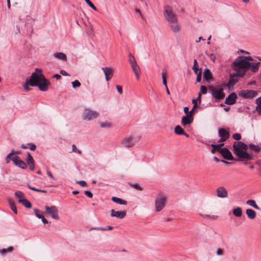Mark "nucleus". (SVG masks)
I'll use <instances>...</instances> for the list:
<instances>
[{
	"mask_svg": "<svg viewBox=\"0 0 261 261\" xmlns=\"http://www.w3.org/2000/svg\"><path fill=\"white\" fill-rule=\"evenodd\" d=\"M207 89L205 86H201L200 87V92L203 94H205L207 93Z\"/></svg>",
	"mask_w": 261,
	"mask_h": 261,
	"instance_id": "46",
	"label": "nucleus"
},
{
	"mask_svg": "<svg viewBox=\"0 0 261 261\" xmlns=\"http://www.w3.org/2000/svg\"><path fill=\"white\" fill-rule=\"evenodd\" d=\"M76 183L80 185L82 187H85L87 186V183L84 180L78 181Z\"/></svg>",
	"mask_w": 261,
	"mask_h": 261,
	"instance_id": "51",
	"label": "nucleus"
},
{
	"mask_svg": "<svg viewBox=\"0 0 261 261\" xmlns=\"http://www.w3.org/2000/svg\"><path fill=\"white\" fill-rule=\"evenodd\" d=\"M60 74L64 76H70V75L65 70H62L60 72Z\"/></svg>",
	"mask_w": 261,
	"mask_h": 261,
	"instance_id": "59",
	"label": "nucleus"
},
{
	"mask_svg": "<svg viewBox=\"0 0 261 261\" xmlns=\"http://www.w3.org/2000/svg\"><path fill=\"white\" fill-rule=\"evenodd\" d=\"M18 202L22 203L27 208H29L32 206L31 203L26 199H19Z\"/></svg>",
	"mask_w": 261,
	"mask_h": 261,
	"instance_id": "28",
	"label": "nucleus"
},
{
	"mask_svg": "<svg viewBox=\"0 0 261 261\" xmlns=\"http://www.w3.org/2000/svg\"><path fill=\"white\" fill-rule=\"evenodd\" d=\"M249 62L244 60L241 57H239L233 62L232 67L240 76H243L249 69Z\"/></svg>",
	"mask_w": 261,
	"mask_h": 261,
	"instance_id": "3",
	"label": "nucleus"
},
{
	"mask_svg": "<svg viewBox=\"0 0 261 261\" xmlns=\"http://www.w3.org/2000/svg\"><path fill=\"white\" fill-rule=\"evenodd\" d=\"M203 78L207 82H210L212 80L213 76L211 71L208 68H205L203 71Z\"/></svg>",
	"mask_w": 261,
	"mask_h": 261,
	"instance_id": "21",
	"label": "nucleus"
},
{
	"mask_svg": "<svg viewBox=\"0 0 261 261\" xmlns=\"http://www.w3.org/2000/svg\"><path fill=\"white\" fill-rule=\"evenodd\" d=\"M202 217L204 218H207L212 220H216L217 219L218 216L216 215H201Z\"/></svg>",
	"mask_w": 261,
	"mask_h": 261,
	"instance_id": "38",
	"label": "nucleus"
},
{
	"mask_svg": "<svg viewBox=\"0 0 261 261\" xmlns=\"http://www.w3.org/2000/svg\"><path fill=\"white\" fill-rule=\"evenodd\" d=\"M232 138L234 140L239 141L241 139V135L239 133H235L232 135Z\"/></svg>",
	"mask_w": 261,
	"mask_h": 261,
	"instance_id": "44",
	"label": "nucleus"
},
{
	"mask_svg": "<svg viewBox=\"0 0 261 261\" xmlns=\"http://www.w3.org/2000/svg\"><path fill=\"white\" fill-rule=\"evenodd\" d=\"M14 248L12 246H10L7 249H2L0 250V254L4 255L8 252H11L13 251Z\"/></svg>",
	"mask_w": 261,
	"mask_h": 261,
	"instance_id": "32",
	"label": "nucleus"
},
{
	"mask_svg": "<svg viewBox=\"0 0 261 261\" xmlns=\"http://www.w3.org/2000/svg\"><path fill=\"white\" fill-rule=\"evenodd\" d=\"M245 61H247L249 62V61H253L254 60L250 56L249 57H241Z\"/></svg>",
	"mask_w": 261,
	"mask_h": 261,
	"instance_id": "50",
	"label": "nucleus"
},
{
	"mask_svg": "<svg viewBox=\"0 0 261 261\" xmlns=\"http://www.w3.org/2000/svg\"><path fill=\"white\" fill-rule=\"evenodd\" d=\"M85 194L90 198H92L93 196L92 193L89 191H85Z\"/></svg>",
	"mask_w": 261,
	"mask_h": 261,
	"instance_id": "55",
	"label": "nucleus"
},
{
	"mask_svg": "<svg viewBox=\"0 0 261 261\" xmlns=\"http://www.w3.org/2000/svg\"><path fill=\"white\" fill-rule=\"evenodd\" d=\"M233 214L236 217H241L242 215V208L240 207H238L233 210Z\"/></svg>",
	"mask_w": 261,
	"mask_h": 261,
	"instance_id": "30",
	"label": "nucleus"
},
{
	"mask_svg": "<svg viewBox=\"0 0 261 261\" xmlns=\"http://www.w3.org/2000/svg\"><path fill=\"white\" fill-rule=\"evenodd\" d=\"M256 103L257 104L256 110L261 115V96L256 99Z\"/></svg>",
	"mask_w": 261,
	"mask_h": 261,
	"instance_id": "29",
	"label": "nucleus"
},
{
	"mask_svg": "<svg viewBox=\"0 0 261 261\" xmlns=\"http://www.w3.org/2000/svg\"><path fill=\"white\" fill-rule=\"evenodd\" d=\"M29 146V148L31 150H35L36 148V146L34 144H28Z\"/></svg>",
	"mask_w": 261,
	"mask_h": 261,
	"instance_id": "54",
	"label": "nucleus"
},
{
	"mask_svg": "<svg viewBox=\"0 0 261 261\" xmlns=\"http://www.w3.org/2000/svg\"><path fill=\"white\" fill-rule=\"evenodd\" d=\"M101 69L105 73L106 81H110V80L112 77L113 75V69L110 67H102Z\"/></svg>",
	"mask_w": 261,
	"mask_h": 261,
	"instance_id": "16",
	"label": "nucleus"
},
{
	"mask_svg": "<svg viewBox=\"0 0 261 261\" xmlns=\"http://www.w3.org/2000/svg\"><path fill=\"white\" fill-rule=\"evenodd\" d=\"M9 205H10V207L11 208V209L12 210V211L16 214H17V207L14 203V202L10 200L9 201Z\"/></svg>",
	"mask_w": 261,
	"mask_h": 261,
	"instance_id": "33",
	"label": "nucleus"
},
{
	"mask_svg": "<svg viewBox=\"0 0 261 261\" xmlns=\"http://www.w3.org/2000/svg\"><path fill=\"white\" fill-rule=\"evenodd\" d=\"M36 71L32 74L30 79L27 81V84L31 86H38L41 91H47L49 82L42 74L41 69L36 68Z\"/></svg>",
	"mask_w": 261,
	"mask_h": 261,
	"instance_id": "1",
	"label": "nucleus"
},
{
	"mask_svg": "<svg viewBox=\"0 0 261 261\" xmlns=\"http://www.w3.org/2000/svg\"><path fill=\"white\" fill-rule=\"evenodd\" d=\"M54 56L60 60L66 61L67 57L66 55L63 53H56L54 54Z\"/></svg>",
	"mask_w": 261,
	"mask_h": 261,
	"instance_id": "25",
	"label": "nucleus"
},
{
	"mask_svg": "<svg viewBox=\"0 0 261 261\" xmlns=\"http://www.w3.org/2000/svg\"><path fill=\"white\" fill-rule=\"evenodd\" d=\"M31 170L33 171L35 169V163L28 164Z\"/></svg>",
	"mask_w": 261,
	"mask_h": 261,
	"instance_id": "56",
	"label": "nucleus"
},
{
	"mask_svg": "<svg viewBox=\"0 0 261 261\" xmlns=\"http://www.w3.org/2000/svg\"><path fill=\"white\" fill-rule=\"evenodd\" d=\"M28 187L29 189H31L32 190H33V191H36V192H38V190L39 189H37L35 187H33L32 186H31L30 185H28Z\"/></svg>",
	"mask_w": 261,
	"mask_h": 261,
	"instance_id": "61",
	"label": "nucleus"
},
{
	"mask_svg": "<svg viewBox=\"0 0 261 261\" xmlns=\"http://www.w3.org/2000/svg\"><path fill=\"white\" fill-rule=\"evenodd\" d=\"M174 132L177 135H181L184 134V130L180 125H176L174 128Z\"/></svg>",
	"mask_w": 261,
	"mask_h": 261,
	"instance_id": "31",
	"label": "nucleus"
},
{
	"mask_svg": "<svg viewBox=\"0 0 261 261\" xmlns=\"http://www.w3.org/2000/svg\"><path fill=\"white\" fill-rule=\"evenodd\" d=\"M45 211L44 212V214H47L50 216L53 219L55 220H59V216L58 215V210L56 206H45Z\"/></svg>",
	"mask_w": 261,
	"mask_h": 261,
	"instance_id": "8",
	"label": "nucleus"
},
{
	"mask_svg": "<svg viewBox=\"0 0 261 261\" xmlns=\"http://www.w3.org/2000/svg\"><path fill=\"white\" fill-rule=\"evenodd\" d=\"M133 187H134L136 189L138 190H142V188L139 186V185L136 184L133 185Z\"/></svg>",
	"mask_w": 261,
	"mask_h": 261,
	"instance_id": "63",
	"label": "nucleus"
},
{
	"mask_svg": "<svg viewBox=\"0 0 261 261\" xmlns=\"http://www.w3.org/2000/svg\"><path fill=\"white\" fill-rule=\"evenodd\" d=\"M27 155H28V158H27V159L26 161L27 164L34 163V159H33L32 156L31 155V154H30V153L28 152Z\"/></svg>",
	"mask_w": 261,
	"mask_h": 261,
	"instance_id": "37",
	"label": "nucleus"
},
{
	"mask_svg": "<svg viewBox=\"0 0 261 261\" xmlns=\"http://www.w3.org/2000/svg\"><path fill=\"white\" fill-rule=\"evenodd\" d=\"M15 196L19 199H24L25 198H23L24 197V194L21 191H17L15 193Z\"/></svg>",
	"mask_w": 261,
	"mask_h": 261,
	"instance_id": "36",
	"label": "nucleus"
},
{
	"mask_svg": "<svg viewBox=\"0 0 261 261\" xmlns=\"http://www.w3.org/2000/svg\"><path fill=\"white\" fill-rule=\"evenodd\" d=\"M86 3L93 10H97L96 7L92 4L90 0H85Z\"/></svg>",
	"mask_w": 261,
	"mask_h": 261,
	"instance_id": "41",
	"label": "nucleus"
},
{
	"mask_svg": "<svg viewBox=\"0 0 261 261\" xmlns=\"http://www.w3.org/2000/svg\"><path fill=\"white\" fill-rule=\"evenodd\" d=\"M28 85L29 84H28L27 83L23 86L24 89L26 92H28L29 90V87L28 86Z\"/></svg>",
	"mask_w": 261,
	"mask_h": 261,
	"instance_id": "64",
	"label": "nucleus"
},
{
	"mask_svg": "<svg viewBox=\"0 0 261 261\" xmlns=\"http://www.w3.org/2000/svg\"><path fill=\"white\" fill-rule=\"evenodd\" d=\"M218 134L220 137V139L218 141V142H223L225 141L229 138L230 136L229 131L223 128H221L219 129Z\"/></svg>",
	"mask_w": 261,
	"mask_h": 261,
	"instance_id": "11",
	"label": "nucleus"
},
{
	"mask_svg": "<svg viewBox=\"0 0 261 261\" xmlns=\"http://www.w3.org/2000/svg\"><path fill=\"white\" fill-rule=\"evenodd\" d=\"M234 153L239 158L250 160L251 156L247 152L248 146L243 142H235L233 144Z\"/></svg>",
	"mask_w": 261,
	"mask_h": 261,
	"instance_id": "2",
	"label": "nucleus"
},
{
	"mask_svg": "<svg viewBox=\"0 0 261 261\" xmlns=\"http://www.w3.org/2000/svg\"><path fill=\"white\" fill-rule=\"evenodd\" d=\"M34 213H35L36 216L37 218H38L39 219H40L43 216L41 214H40V211L39 210H38L37 208H34Z\"/></svg>",
	"mask_w": 261,
	"mask_h": 261,
	"instance_id": "42",
	"label": "nucleus"
},
{
	"mask_svg": "<svg viewBox=\"0 0 261 261\" xmlns=\"http://www.w3.org/2000/svg\"><path fill=\"white\" fill-rule=\"evenodd\" d=\"M112 200L116 202V203L121 204V205H126L127 204V201L123 200L120 198L116 197H112Z\"/></svg>",
	"mask_w": 261,
	"mask_h": 261,
	"instance_id": "24",
	"label": "nucleus"
},
{
	"mask_svg": "<svg viewBox=\"0 0 261 261\" xmlns=\"http://www.w3.org/2000/svg\"><path fill=\"white\" fill-rule=\"evenodd\" d=\"M132 69L134 72L136 79L139 80L140 75V69L137 63L131 65Z\"/></svg>",
	"mask_w": 261,
	"mask_h": 261,
	"instance_id": "20",
	"label": "nucleus"
},
{
	"mask_svg": "<svg viewBox=\"0 0 261 261\" xmlns=\"http://www.w3.org/2000/svg\"><path fill=\"white\" fill-rule=\"evenodd\" d=\"M193 120L192 116H191L190 114H187L186 116H184L181 119V123L183 125H187L191 124Z\"/></svg>",
	"mask_w": 261,
	"mask_h": 261,
	"instance_id": "19",
	"label": "nucleus"
},
{
	"mask_svg": "<svg viewBox=\"0 0 261 261\" xmlns=\"http://www.w3.org/2000/svg\"><path fill=\"white\" fill-rule=\"evenodd\" d=\"M72 86L74 88L79 87L81 86L80 82L77 80H75V81L72 82Z\"/></svg>",
	"mask_w": 261,
	"mask_h": 261,
	"instance_id": "45",
	"label": "nucleus"
},
{
	"mask_svg": "<svg viewBox=\"0 0 261 261\" xmlns=\"http://www.w3.org/2000/svg\"><path fill=\"white\" fill-rule=\"evenodd\" d=\"M210 92L216 100L219 101L223 99L225 97V93L223 92V88L222 87H209Z\"/></svg>",
	"mask_w": 261,
	"mask_h": 261,
	"instance_id": "6",
	"label": "nucleus"
},
{
	"mask_svg": "<svg viewBox=\"0 0 261 261\" xmlns=\"http://www.w3.org/2000/svg\"><path fill=\"white\" fill-rule=\"evenodd\" d=\"M173 24L171 25L170 28L172 31L174 33H177L179 32L180 30L181 27L177 23V22L175 23H172Z\"/></svg>",
	"mask_w": 261,
	"mask_h": 261,
	"instance_id": "26",
	"label": "nucleus"
},
{
	"mask_svg": "<svg viewBox=\"0 0 261 261\" xmlns=\"http://www.w3.org/2000/svg\"><path fill=\"white\" fill-rule=\"evenodd\" d=\"M167 196L163 192L160 193L154 200L155 209L156 212L161 211L165 207L167 202Z\"/></svg>",
	"mask_w": 261,
	"mask_h": 261,
	"instance_id": "4",
	"label": "nucleus"
},
{
	"mask_svg": "<svg viewBox=\"0 0 261 261\" xmlns=\"http://www.w3.org/2000/svg\"><path fill=\"white\" fill-rule=\"evenodd\" d=\"M113 227L111 226H108L106 228H101V227H96L94 228V229L96 230H112L113 229Z\"/></svg>",
	"mask_w": 261,
	"mask_h": 261,
	"instance_id": "40",
	"label": "nucleus"
},
{
	"mask_svg": "<svg viewBox=\"0 0 261 261\" xmlns=\"http://www.w3.org/2000/svg\"><path fill=\"white\" fill-rule=\"evenodd\" d=\"M99 116L98 112L95 111H91L88 109H85L83 114V118L84 120H91L93 119L96 118Z\"/></svg>",
	"mask_w": 261,
	"mask_h": 261,
	"instance_id": "9",
	"label": "nucleus"
},
{
	"mask_svg": "<svg viewBox=\"0 0 261 261\" xmlns=\"http://www.w3.org/2000/svg\"><path fill=\"white\" fill-rule=\"evenodd\" d=\"M126 216L125 211H116L112 209L111 210V216L115 217L118 219H122Z\"/></svg>",
	"mask_w": 261,
	"mask_h": 261,
	"instance_id": "18",
	"label": "nucleus"
},
{
	"mask_svg": "<svg viewBox=\"0 0 261 261\" xmlns=\"http://www.w3.org/2000/svg\"><path fill=\"white\" fill-rule=\"evenodd\" d=\"M140 140V137L135 136H126L120 142L122 147L130 148L134 146Z\"/></svg>",
	"mask_w": 261,
	"mask_h": 261,
	"instance_id": "5",
	"label": "nucleus"
},
{
	"mask_svg": "<svg viewBox=\"0 0 261 261\" xmlns=\"http://www.w3.org/2000/svg\"><path fill=\"white\" fill-rule=\"evenodd\" d=\"M246 213L248 217L250 219H254L256 217V213L252 209H247Z\"/></svg>",
	"mask_w": 261,
	"mask_h": 261,
	"instance_id": "23",
	"label": "nucleus"
},
{
	"mask_svg": "<svg viewBox=\"0 0 261 261\" xmlns=\"http://www.w3.org/2000/svg\"><path fill=\"white\" fill-rule=\"evenodd\" d=\"M238 97L234 92L231 93L225 99V103L227 105H232L235 103Z\"/></svg>",
	"mask_w": 261,
	"mask_h": 261,
	"instance_id": "17",
	"label": "nucleus"
},
{
	"mask_svg": "<svg viewBox=\"0 0 261 261\" xmlns=\"http://www.w3.org/2000/svg\"><path fill=\"white\" fill-rule=\"evenodd\" d=\"M228 195L227 190L223 186L219 187L216 189V195L219 198H227Z\"/></svg>",
	"mask_w": 261,
	"mask_h": 261,
	"instance_id": "13",
	"label": "nucleus"
},
{
	"mask_svg": "<svg viewBox=\"0 0 261 261\" xmlns=\"http://www.w3.org/2000/svg\"><path fill=\"white\" fill-rule=\"evenodd\" d=\"M11 160L16 166L21 169H24L27 167V164L21 160L18 156H15Z\"/></svg>",
	"mask_w": 261,
	"mask_h": 261,
	"instance_id": "12",
	"label": "nucleus"
},
{
	"mask_svg": "<svg viewBox=\"0 0 261 261\" xmlns=\"http://www.w3.org/2000/svg\"><path fill=\"white\" fill-rule=\"evenodd\" d=\"M217 255H222L223 254V250L221 248H218L216 251Z\"/></svg>",
	"mask_w": 261,
	"mask_h": 261,
	"instance_id": "53",
	"label": "nucleus"
},
{
	"mask_svg": "<svg viewBox=\"0 0 261 261\" xmlns=\"http://www.w3.org/2000/svg\"><path fill=\"white\" fill-rule=\"evenodd\" d=\"M162 80H163V84L165 86V87L167 88V81H166V79L165 78V75L163 72L162 74Z\"/></svg>",
	"mask_w": 261,
	"mask_h": 261,
	"instance_id": "48",
	"label": "nucleus"
},
{
	"mask_svg": "<svg viewBox=\"0 0 261 261\" xmlns=\"http://www.w3.org/2000/svg\"><path fill=\"white\" fill-rule=\"evenodd\" d=\"M208 56H209L210 59L211 60H212L213 61V62H215L216 57L214 56V55L213 54H211L208 55Z\"/></svg>",
	"mask_w": 261,
	"mask_h": 261,
	"instance_id": "60",
	"label": "nucleus"
},
{
	"mask_svg": "<svg viewBox=\"0 0 261 261\" xmlns=\"http://www.w3.org/2000/svg\"><path fill=\"white\" fill-rule=\"evenodd\" d=\"M100 125L101 127H110L111 124L107 122H101L100 123Z\"/></svg>",
	"mask_w": 261,
	"mask_h": 261,
	"instance_id": "47",
	"label": "nucleus"
},
{
	"mask_svg": "<svg viewBox=\"0 0 261 261\" xmlns=\"http://www.w3.org/2000/svg\"><path fill=\"white\" fill-rule=\"evenodd\" d=\"M246 204L249 206H251L256 210H260L259 207L256 204V202L254 200H248L246 201Z\"/></svg>",
	"mask_w": 261,
	"mask_h": 261,
	"instance_id": "27",
	"label": "nucleus"
},
{
	"mask_svg": "<svg viewBox=\"0 0 261 261\" xmlns=\"http://www.w3.org/2000/svg\"><path fill=\"white\" fill-rule=\"evenodd\" d=\"M164 15L167 20L170 23H175L177 22V19L176 15L173 13L172 9L166 6L164 8Z\"/></svg>",
	"mask_w": 261,
	"mask_h": 261,
	"instance_id": "7",
	"label": "nucleus"
},
{
	"mask_svg": "<svg viewBox=\"0 0 261 261\" xmlns=\"http://www.w3.org/2000/svg\"><path fill=\"white\" fill-rule=\"evenodd\" d=\"M129 62L130 64V65H133L134 64H136L137 63L136 61V60L134 58V57H133L131 54H129Z\"/></svg>",
	"mask_w": 261,
	"mask_h": 261,
	"instance_id": "43",
	"label": "nucleus"
},
{
	"mask_svg": "<svg viewBox=\"0 0 261 261\" xmlns=\"http://www.w3.org/2000/svg\"><path fill=\"white\" fill-rule=\"evenodd\" d=\"M72 151L75 152H77L80 154L82 153V151L80 150H78L76 147V146L73 144L72 145Z\"/></svg>",
	"mask_w": 261,
	"mask_h": 261,
	"instance_id": "49",
	"label": "nucleus"
},
{
	"mask_svg": "<svg viewBox=\"0 0 261 261\" xmlns=\"http://www.w3.org/2000/svg\"><path fill=\"white\" fill-rule=\"evenodd\" d=\"M223 145H224L223 143L220 144H217V145H215V144L211 145L212 147H213V148H214L215 150L219 151V152H220V149H221V147Z\"/></svg>",
	"mask_w": 261,
	"mask_h": 261,
	"instance_id": "39",
	"label": "nucleus"
},
{
	"mask_svg": "<svg viewBox=\"0 0 261 261\" xmlns=\"http://www.w3.org/2000/svg\"><path fill=\"white\" fill-rule=\"evenodd\" d=\"M257 95V92L254 90H245L240 91L239 95L245 98H253Z\"/></svg>",
	"mask_w": 261,
	"mask_h": 261,
	"instance_id": "10",
	"label": "nucleus"
},
{
	"mask_svg": "<svg viewBox=\"0 0 261 261\" xmlns=\"http://www.w3.org/2000/svg\"><path fill=\"white\" fill-rule=\"evenodd\" d=\"M116 88L118 90V92L120 94H121L123 92V91H122V88L121 86H119V85H117L116 86Z\"/></svg>",
	"mask_w": 261,
	"mask_h": 261,
	"instance_id": "57",
	"label": "nucleus"
},
{
	"mask_svg": "<svg viewBox=\"0 0 261 261\" xmlns=\"http://www.w3.org/2000/svg\"><path fill=\"white\" fill-rule=\"evenodd\" d=\"M240 77V75L238 74L237 72L236 73L230 74L228 83V86L229 87L233 86L238 82Z\"/></svg>",
	"mask_w": 261,
	"mask_h": 261,
	"instance_id": "15",
	"label": "nucleus"
},
{
	"mask_svg": "<svg viewBox=\"0 0 261 261\" xmlns=\"http://www.w3.org/2000/svg\"><path fill=\"white\" fill-rule=\"evenodd\" d=\"M192 69L193 70H194L195 73L196 74H198L199 72H198V70H199V69H198V63H197V61L196 59H195L194 60V65L192 67Z\"/></svg>",
	"mask_w": 261,
	"mask_h": 261,
	"instance_id": "35",
	"label": "nucleus"
},
{
	"mask_svg": "<svg viewBox=\"0 0 261 261\" xmlns=\"http://www.w3.org/2000/svg\"><path fill=\"white\" fill-rule=\"evenodd\" d=\"M220 153L221 154L224 159L228 160H233V157L228 149L227 148H223L220 149Z\"/></svg>",
	"mask_w": 261,
	"mask_h": 261,
	"instance_id": "14",
	"label": "nucleus"
},
{
	"mask_svg": "<svg viewBox=\"0 0 261 261\" xmlns=\"http://www.w3.org/2000/svg\"><path fill=\"white\" fill-rule=\"evenodd\" d=\"M197 74V77H196V82H200L201 81V71H200L198 73V74Z\"/></svg>",
	"mask_w": 261,
	"mask_h": 261,
	"instance_id": "52",
	"label": "nucleus"
},
{
	"mask_svg": "<svg viewBox=\"0 0 261 261\" xmlns=\"http://www.w3.org/2000/svg\"><path fill=\"white\" fill-rule=\"evenodd\" d=\"M196 100H197V101H198L199 103H201V94L200 93H199L198 96Z\"/></svg>",
	"mask_w": 261,
	"mask_h": 261,
	"instance_id": "62",
	"label": "nucleus"
},
{
	"mask_svg": "<svg viewBox=\"0 0 261 261\" xmlns=\"http://www.w3.org/2000/svg\"><path fill=\"white\" fill-rule=\"evenodd\" d=\"M249 147L256 152H259L261 149V148L259 147V146L252 144H249Z\"/></svg>",
	"mask_w": 261,
	"mask_h": 261,
	"instance_id": "34",
	"label": "nucleus"
},
{
	"mask_svg": "<svg viewBox=\"0 0 261 261\" xmlns=\"http://www.w3.org/2000/svg\"><path fill=\"white\" fill-rule=\"evenodd\" d=\"M20 153L19 151L12 150L11 152L9 153V155H12L13 154H18Z\"/></svg>",
	"mask_w": 261,
	"mask_h": 261,
	"instance_id": "58",
	"label": "nucleus"
},
{
	"mask_svg": "<svg viewBox=\"0 0 261 261\" xmlns=\"http://www.w3.org/2000/svg\"><path fill=\"white\" fill-rule=\"evenodd\" d=\"M260 64V62L250 63L249 62V69L251 68L253 72H256L258 71L259 68V65Z\"/></svg>",
	"mask_w": 261,
	"mask_h": 261,
	"instance_id": "22",
	"label": "nucleus"
}]
</instances>
